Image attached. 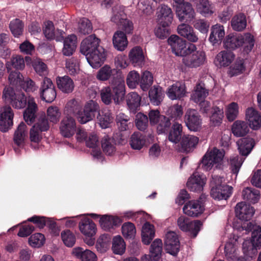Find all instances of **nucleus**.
Wrapping results in <instances>:
<instances>
[{
    "instance_id": "obj_1",
    "label": "nucleus",
    "mask_w": 261,
    "mask_h": 261,
    "mask_svg": "<svg viewBox=\"0 0 261 261\" xmlns=\"http://www.w3.org/2000/svg\"><path fill=\"white\" fill-rule=\"evenodd\" d=\"M27 102L28 108L24 112L23 117L26 122L30 125L35 120L37 110V105L34 98L30 96L27 97L23 92H17L11 105L15 109H21L25 107Z\"/></svg>"
},
{
    "instance_id": "obj_2",
    "label": "nucleus",
    "mask_w": 261,
    "mask_h": 261,
    "mask_svg": "<svg viewBox=\"0 0 261 261\" xmlns=\"http://www.w3.org/2000/svg\"><path fill=\"white\" fill-rule=\"evenodd\" d=\"M225 151L213 147L208 149L200 161L201 168L204 171H210L213 168H221L223 164Z\"/></svg>"
},
{
    "instance_id": "obj_3",
    "label": "nucleus",
    "mask_w": 261,
    "mask_h": 261,
    "mask_svg": "<svg viewBox=\"0 0 261 261\" xmlns=\"http://www.w3.org/2000/svg\"><path fill=\"white\" fill-rule=\"evenodd\" d=\"M188 50L187 55L182 58V63L187 67L197 68L204 64L206 56L204 51L197 50L195 45L188 44Z\"/></svg>"
},
{
    "instance_id": "obj_4",
    "label": "nucleus",
    "mask_w": 261,
    "mask_h": 261,
    "mask_svg": "<svg viewBox=\"0 0 261 261\" xmlns=\"http://www.w3.org/2000/svg\"><path fill=\"white\" fill-rule=\"evenodd\" d=\"M251 240H245L243 244V250L246 256L252 258L257 253V249L261 247V227L253 226Z\"/></svg>"
},
{
    "instance_id": "obj_5",
    "label": "nucleus",
    "mask_w": 261,
    "mask_h": 261,
    "mask_svg": "<svg viewBox=\"0 0 261 261\" xmlns=\"http://www.w3.org/2000/svg\"><path fill=\"white\" fill-rule=\"evenodd\" d=\"M173 6L180 21L190 22L195 16V12L191 5L184 0H174Z\"/></svg>"
},
{
    "instance_id": "obj_6",
    "label": "nucleus",
    "mask_w": 261,
    "mask_h": 261,
    "mask_svg": "<svg viewBox=\"0 0 261 261\" xmlns=\"http://www.w3.org/2000/svg\"><path fill=\"white\" fill-rule=\"evenodd\" d=\"M177 225L181 230L189 232L195 238L200 230L202 224L198 220L192 221L185 216H180L177 220Z\"/></svg>"
},
{
    "instance_id": "obj_7",
    "label": "nucleus",
    "mask_w": 261,
    "mask_h": 261,
    "mask_svg": "<svg viewBox=\"0 0 261 261\" xmlns=\"http://www.w3.org/2000/svg\"><path fill=\"white\" fill-rule=\"evenodd\" d=\"M99 107L96 102L92 100L87 101L85 105L83 112L77 113V119L82 124H85L92 120L94 113L99 110Z\"/></svg>"
},
{
    "instance_id": "obj_8",
    "label": "nucleus",
    "mask_w": 261,
    "mask_h": 261,
    "mask_svg": "<svg viewBox=\"0 0 261 261\" xmlns=\"http://www.w3.org/2000/svg\"><path fill=\"white\" fill-rule=\"evenodd\" d=\"M150 123L151 125H156L158 134L165 133L170 125L168 118L160 115L158 110H151L149 113Z\"/></svg>"
},
{
    "instance_id": "obj_9",
    "label": "nucleus",
    "mask_w": 261,
    "mask_h": 261,
    "mask_svg": "<svg viewBox=\"0 0 261 261\" xmlns=\"http://www.w3.org/2000/svg\"><path fill=\"white\" fill-rule=\"evenodd\" d=\"M41 99L46 102H53L56 97V91L51 80L45 77L41 82L40 88Z\"/></svg>"
},
{
    "instance_id": "obj_10",
    "label": "nucleus",
    "mask_w": 261,
    "mask_h": 261,
    "mask_svg": "<svg viewBox=\"0 0 261 261\" xmlns=\"http://www.w3.org/2000/svg\"><path fill=\"white\" fill-rule=\"evenodd\" d=\"M172 52L177 56L182 57L187 55L188 50V45L186 41L176 35H171L168 39Z\"/></svg>"
},
{
    "instance_id": "obj_11",
    "label": "nucleus",
    "mask_w": 261,
    "mask_h": 261,
    "mask_svg": "<svg viewBox=\"0 0 261 261\" xmlns=\"http://www.w3.org/2000/svg\"><path fill=\"white\" fill-rule=\"evenodd\" d=\"M14 112L9 106L0 107V130L7 132L13 124Z\"/></svg>"
},
{
    "instance_id": "obj_12",
    "label": "nucleus",
    "mask_w": 261,
    "mask_h": 261,
    "mask_svg": "<svg viewBox=\"0 0 261 261\" xmlns=\"http://www.w3.org/2000/svg\"><path fill=\"white\" fill-rule=\"evenodd\" d=\"M92 218L96 219L100 217L99 224L101 227L105 230H110L115 226H118L121 222V220L116 216L104 215L100 216L96 214H88Z\"/></svg>"
},
{
    "instance_id": "obj_13",
    "label": "nucleus",
    "mask_w": 261,
    "mask_h": 261,
    "mask_svg": "<svg viewBox=\"0 0 261 261\" xmlns=\"http://www.w3.org/2000/svg\"><path fill=\"white\" fill-rule=\"evenodd\" d=\"M185 121L189 129L193 132L199 130L201 127V120L197 111L188 109L185 116Z\"/></svg>"
},
{
    "instance_id": "obj_14",
    "label": "nucleus",
    "mask_w": 261,
    "mask_h": 261,
    "mask_svg": "<svg viewBox=\"0 0 261 261\" xmlns=\"http://www.w3.org/2000/svg\"><path fill=\"white\" fill-rule=\"evenodd\" d=\"M165 249L169 254L175 255L179 250L180 243L178 236L174 231H168L165 238Z\"/></svg>"
},
{
    "instance_id": "obj_15",
    "label": "nucleus",
    "mask_w": 261,
    "mask_h": 261,
    "mask_svg": "<svg viewBox=\"0 0 261 261\" xmlns=\"http://www.w3.org/2000/svg\"><path fill=\"white\" fill-rule=\"evenodd\" d=\"M113 92V99L115 104H119L123 101L125 94V86L123 79H114L111 82Z\"/></svg>"
},
{
    "instance_id": "obj_16",
    "label": "nucleus",
    "mask_w": 261,
    "mask_h": 261,
    "mask_svg": "<svg viewBox=\"0 0 261 261\" xmlns=\"http://www.w3.org/2000/svg\"><path fill=\"white\" fill-rule=\"evenodd\" d=\"M49 128L47 119L44 117L38 119L37 121L30 130V139L31 141L38 142L41 139L40 133L46 131Z\"/></svg>"
},
{
    "instance_id": "obj_17",
    "label": "nucleus",
    "mask_w": 261,
    "mask_h": 261,
    "mask_svg": "<svg viewBox=\"0 0 261 261\" xmlns=\"http://www.w3.org/2000/svg\"><path fill=\"white\" fill-rule=\"evenodd\" d=\"M206 181L205 175L195 172L188 179L187 186L191 191L199 192L202 191Z\"/></svg>"
},
{
    "instance_id": "obj_18",
    "label": "nucleus",
    "mask_w": 261,
    "mask_h": 261,
    "mask_svg": "<svg viewBox=\"0 0 261 261\" xmlns=\"http://www.w3.org/2000/svg\"><path fill=\"white\" fill-rule=\"evenodd\" d=\"M85 56L88 63L93 68L99 67L106 58V54L103 47H99Z\"/></svg>"
},
{
    "instance_id": "obj_19",
    "label": "nucleus",
    "mask_w": 261,
    "mask_h": 261,
    "mask_svg": "<svg viewBox=\"0 0 261 261\" xmlns=\"http://www.w3.org/2000/svg\"><path fill=\"white\" fill-rule=\"evenodd\" d=\"M76 122L74 118L69 115L65 116L61 121L60 131L64 137L70 138L75 133Z\"/></svg>"
},
{
    "instance_id": "obj_20",
    "label": "nucleus",
    "mask_w": 261,
    "mask_h": 261,
    "mask_svg": "<svg viewBox=\"0 0 261 261\" xmlns=\"http://www.w3.org/2000/svg\"><path fill=\"white\" fill-rule=\"evenodd\" d=\"M42 29L44 36L48 40L61 41L63 39L64 32L59 29L56 30L54 23L50 21L45 22Z\"/></svg>"
},
{
    "instance_id": "obj_21",
    "label": "nucleus",
    "mask_w": 261,
    "mask_h": 261,
    "mask_svg": "<svg viewBox=\"0 0 261 261\" xmlns=\"http://www.w3.org/2000/svg\"><path fill=\"white\" fill-rule=\"evenodd\" d=\"M100 40L94 35L88 36L84 39L81 44V53L84 55L93 51L99 47Z\"/></svg>"
},
{
    "instance_id": "obj_22",
    "label": "nucleus",
    "mask_w": 261,
    "mask_h": 261,
    "mask_svg": "<svg viewBox=\"0 0 261 261\" xmlns=\"http://www.w3.org/2000/svg\"><path fill=\"white\" fill-rule=\"evenodd\" d=\"M235 54L229 50H222L216 56L214 63L218 68L227 67L234 60Z\"/></svg>"
},
{
    "instance_id": "obj_23",
    "label": "nucleus",
    "mask_w": 261,
    "mask_h": 261,
    "mask_svg": "<svg viewBox=\"0 0 261 261\" xmlns=\"http://www.w3.org/2000/svg\"><path fill=\"white\" fill-rule=\"evenodd\" d=\"M166 94L171 100L180 99L186 95V87L184 83L176 82L167 89Z\"/></svg>"
},
{
    "instance_id": "obj_24",
    "label": "nucleus",
    "mask_w": 261,
    "mask_h": 261,
    "mask_svg": "<svg viewBox=\"0 0 261 261\" xmlns=\"http://www.w3.org/2000/svg\"><path fill=\"white\" fill-rule=\"evenodd\" d=\"M183 212L186 215L193 217L198 216L204 211V206L199 200H193L186 203L183 207Z\"/></svg>"
},
{
    "instance_id": "obj_25",
    "label": "nucleus",
    "mask_w": 261,
    "mask_h": 261,
    "mask_svg": "<svg viewBox=\"0 0 261 261\" xmlns=\"http://www.w3.org/2000/svg\"><path fill=\"white\" fill-rule=\"evenodd\" d=\"M128 59L130 63L135 67H142L145 63V56L142 48L135 46L128 53Z\"/></svg>"
},
{
    "instance_id": "obj_26",
    "label": "nucleus",
    "mask_w": 261,
    "mask_h": 261,
    "mask_svg": "<svg viewBox=\"0 0 261 261\" xmlns=\"http://www.w3.org/2000/svg\"><path fill=\"white\" fill-rule=\"evenodd\" d=\"M235 211L236 216L243 221L250 220L254 213L253 207L244 202L238 203L236 206Z\"/></svg>"
},
{
    "instance_id": "obj_27",
    "label": "nucleus",
    "mask_w": 261,
    "mask_h": 261,
    "mask_svg": "<svg viewBox=\"0 0 261 261\" xmlns=\"http://www.w3.org/2000/svg\"><path fill=\"white\" fill-rule=\"evenodd\" d=\"M112 43L115 49L119 51H124L128 45L127 36L121 30L116 31L112 37Z\"/></svg>"
},
{
    "instance_id": "obj_28",
    "label": "nucleus",
    "mask_w": 261,
    "mask_h": 261,
    "mask_svg": "<svg viewBox=\"0 0 261 261\" xmlns=\"http://www.w3.org/2000/svg\"><path fill=\"white\" fill-rule=\"evenodd\" d=\"M81 232L87 237H92L96 232L95 224L87 217L82 218L79 224Z\"/></svg>"
},
{
    "instance_id": "obj_29",
    "label": "nucleus",
    "mask_w": 261,
    "mask_h": 261,
    "mask_svg": "<svg viewBox=\"0 0 261 261\" xmlns=\"http://www.w3.org/2000/svg\"><path fill=\"white\" fill-rule=\"evenodd\" d=\"M56 83L58 89L63 93H71L74 90V83L68 75L58 76L56 78Z\"/></svg>"
},
{
    "instance_id": "obj_30",
    "label": "nucleus",
    "mask_w": 261,
    "mask_h": 261,
    "mask_svg": "<svg viewBox=\"0 0 261 261\" xmlns=\"http://www.w3.org/2000/svg\"><path fill=\"white\" fill-rule=\"evenodd\" d=\"M246 120L251 128L257 130L261 127V117L257 111L250 108L246 112Z\"/></svg>"
},
{
    "instance_id": "obj_31",
    "label": "nucleus",
    "mask_w": 261,
    "mask_h": 261,
    "mask_svg": "<svg viewBox=\"0 0 261 261\" xmlns=\"http://www.w3.org/2000/svg\"><path fill=\"white\" fill-rule=\"evenodd\" d=\"M199 140V138L195 136L191 135H184L180 142L181 150L186 152L192 151L196 148Z\"/></svg>"
},
{
    "instance_id": "obj_32",
    "label": "nucleus",
    "mask_w": 261,
    "mask_h": 261,
    "mask_svg": "<svg viewBox=\"0 0 261 261\" xmlns=\"http://www.w3.org/2000/svg\"><path fill=\"white\" fill-rule=\"evenodd\" d=\"M156 17L158 23L170 24L173 17L172 10L167 6L161 5L158 9Z\"/></svg>"
},
{
    "instance_id": "obj_33",
    "label": "nucleus",
    "mask_w": 261,
    "mask_h": 261,
    "mask_svg": "<svg viewBox=\"0 0 261 261\" xmlns=\"http://www.w3.org/2000/svg\"><path fill=\"white\" fill-rule=\"evenodd\" d=\"M242 34H230L223 40V46L227 49H236L241 46Z\"/></svg>"
},
{
    "instance_id": "obj_34",
    "label": "nucleus",
    "mask_w": 261,
    "mask_h": 261,
    "mask_svg": "<svg viewBox=\"0 0 261 261\" xmlns=\"http://www.w3.org/2000/svg\"><path fill=\"white\" fill-rule=\"evenodd\" d=\"M177 30L179 35L186 38L189 41L194 43L198 41V37L190 25L182 23L178 26Z\"/></svg>"
},
{
    "instance_id": "obj_35",
    "label": "nucleus",
    "mask_w": 261,
    "mask_h": 261,
    "mask_svg": "<svg viewBox=\"0 0 261 261\" xmlns=\"http://www.w3.org/2000/svg\"><path fill=\"white\" fill-rule=\"evenodd\" d=\"M225 36L224 27L220 24H216L212 27L209 41L214 45L221 42Z\"/></svg>"
},
{
    "instance_id": "obj_36",
    "label": "nucleus",
    "mask_w": 261,
    "mask_h": 261,
    "mask_svg": "<svg viewBox=\"0 0 261 261\" xmlns=\"http://www.w3.org/2000/svg\"><path fill=\"white\" fill-rule=\"evenodd\" d=\"M77 39L74 34L68 35L64 40V46L62 49L63 54L66 56L72 55L77 46Z\"/></svg>"
},
{
    "instance_id": "obj_37",
    "label": "nucleus",
    "mask_w": 261,
    "mask_h": 261,
    "mask_svg": "<svg viewBox=\"0 0 261 261\" xmlns=\"http://www.w3.org/2000/svg\"><path fill=\"white\" fill-rule=\"evenodd\" d=\"M240 153L244 156L248 155L255 145L254 140L251 138H245L237 142Z\"/></svg>"
},
{
    "instance_id": "obj_38",
    "label": "nucleus",
    "mask_w": 261,
    "mask_h": 261,
    "mask_svg": "<svg viewBox=\"0 0 261 261\" xmlns=\"http://www.w3.org/2000/svg\"><path fill=\"white\" fill-rule=\"evenodd\" d=\"M182 132V125L178 122H174L169 132L168 135V140L174 144L178 143L181 140Z\"/></svg>"
},
{
    "instance_id": "obj_39",
    "label": "nucleus",
    "mask_w": 261,
    "mask_h": 261,
    "mask_svg": "<svg viewBox=\"0 0 261 261\" xmlns=\"http://www.w3.org/2000/svg\"><path fill=\"white\" fill-rule=\"evenodd\" d=\"M155 236V229L153 225L146 222L142 228V241L146 245H148Z\"/></svg>"
},
{
    "instance_id": "obj_40",
    "label": "nucleus",
    "mask_w": 261,
    "mask_h": 261,
    "mask_svg": "<svg viewBox=\"0 0 261 261\" xmlns=\"http://www.w3.org/2000/svg\"><path fill=\"white\" fill-rule=\"evenodd\" d=\"M208 95V91L202 84H197L191 96V99L195 103L202 102Z\"/></svg>"
},
{
    "instance_id": "obj_41",
    "label": "nucleus",
    "mask_w": 261,
    "mask_h": 261,
    "mask_svg": "<svg viewBox=\"0 0 261 261\" xmlns=\"http://www.w3.org/2000/svg\"><path fill=\"white\" fill-rule=\"evenodd\" d=\"M237 239H233L231 242H228L225 246V256L228 261H239L237 252Z\"/></svg>"
},
{
    "instance_id": "obj_42",
    "label": "nucleus",
    "mask_w": 261,
    "mask_h": 261,
    "mask_svg": "<svg viewBox=\"0 0 261 261\" xmlns=\"http://www.w3.org/2000/svg\"><path fill=\"white\" fill-rule=\"evenodd\" d=\"M27 127L24 123H20L15 132L13 140L17 146L23 145L24 140L27 136Z\"/></svg>"
},
{
    "instance_id": "obj_43",
    "label": "nucleus",
    "mask_w": 261,
    "mask_h": 261,
    "mask_svg": "<svg viewBox=\"0 0 261 261\" xmlns=\"http://www.w3.org/2000/svg\"><path fill=\"white\" fill-rule=\"evenodd\" d=\"M112 21L117 24L125 34H130L133 33L134 24L132 21L126 18H116L114 16L112 18Z\"/></svg>"
},
{
    "instance_id": "obj_44",
    "label": "nucleus",
    "mask_w": 261,
    "mask_h": 261,
    "mask_svg": "<svg viewBox=\"0 0 261 261\" xmlns=\"http://www.w3.org/2000/svg\"><path fill=\"white\" fill-rule=\"evenodd\" d=\"M196 1L197 11L202 15L206 16L214 13V6L208 0Z\"/></svg>"
},
{
    "instance_id": "obj_45",
    "label": "nucleus",
    "mask_w": 261,
    "mask_h": 261,
    "mask_svg": "<svg viewBox=\"0 0 261 261\" xmlns=\"http://www.w3.org/2000/svg\"><path fill=\"white\" fill-rule=\"evenodd\" d=\"M245 61L243 59L237 58L234 62L230 66L228 74L230 76H233L242 74L246 69Z\"/></svg>"
},
{
    "instance_id": "obj_46",
    "label": "nucleus",
    "mask_w": 261,
    "mask_h": 261,
    "mask_svg": "<svg viewBox=\"0 0 261 261\" xmlns=\"http://www.w3.org/2000/svg\"><path fill=\"white\" fill-rule=\"evenodd\" d=\"M145 137L140 133L135 132L132 135L129 144L133 149L141 150L145 146Z\"/></svg>"
},
{
    "instance_id": "obj_47",
    "label": "nucleus",
    "mask_w": 261,
    "mask_h": 261,
    "mask_svg": "<svg viewBox=\"0 0 261 261\" xmlns=\"http://www.w3.org/2000/svg\"><path fill=\"white\" fill-rule=\"evenodd\" d=\"M242 196L245 200L252 203H255L258 201L260 198V194L258 190L247 187L242 191Z\"/></svg>"
},
{
    "instance_id": "obj_48",
    "label": "nucleus",
    "mask_w": 261,
    "mask_h": 261,
    "mask_svg": "<svg viewBox=\"0 0 261 261\" xmlns=\"http://www.w3.org/2000/svg\"><path fill=\"white\" fill-rule=\"evenodd\" d=\"M163 243L161 239H155L151 244L150 248V254L148 255L153 260L158 261L161 257Z\"/></svg>"
},
{
    "instance_id": "obj_49",
    "label": "nucleus",
    "mask_w": 261,
    "mask_h": 261,
    "mask_svg": "<svg viewBox=\"0 0 261 261\" xmlns=\"http://www.w3.org/2000/svg\"><path fill=\"white\" fill-rule=\"evenodd\" d=\"M149 97L151 102L155 106H158L162 101L164 97V92L160 86H154L149 91Z\"/></svg>"
},
{
    "instance_id": "obj_50",
    "label": "nucleus",
    "mask_w": 261,
    "mask_h": 261,
    "mask_svg": "<svg viewBox=\"0 0 261 261\" xmlns=\"http://www.w3.org/2000/svg\"><path fill=\"white\" fill-rule=\"evenodd\" d=\"M232 28L236 31H242L246 27L247 20L246 16L242 13L235 15L231 19Z\"/></svg>"
},
{
    "instance_id": "obj_51",
    "label": "nucleus",
    "mask_w": 261,
    "mask_h": 261,
    "mask_svg": "<svg viewBox=\"0 0 261 261\" xmlns=\"http://www.w3.org/2000/svg\"><path fill=\"white\" fill-rule=\"evenodd\" d=\"M232 133L233 135L240 137L245 136L249 132V128L247 123L242 121L237 120L232 125Z\"/></svg>"
},
{
    "instance_id": "obj_52",
    "label": "nucleus",
    "mask_w": 261,
    "mask_h": 261,
    "mask_svg": "<svg viewBox=\"0 0 261 261\" xmlns=\"http://www.w3.org/2000/svg\"><path fill=\"white\" fill-rule=\"evenodd\" d=\"M116 69L108 65H105L99 69L96 74V79L100 81H106L113 77Z\"/></svg>"
},
{
    "instance_id": "obj_53",
    "label": "nucleus",
    "mask_w": 261,
    "mask_h": 261,
    "mask_svg": "<svg viewBox=\"0 0 261 261\" xmlns=\"http://www.w3.org/2000/svg\"><path fill=\"white\" fill-rule=\"evenodd\" d=\"M115 144L113 139L108 136L103 137L101 141L103 151L108 155H113L116 151Z\"/></svg>"
},
{
    "instance_id": "obj_54",
    "label": "nucleus",
    "mask_w": 261,
    "mask_h": 261,
    "mask_svg": "<svg viewBox=\"0 0 261 261\" xmlns=\"http://www.w3.org/2000/svg\"><path fill=\"white\" fill-rule=\"evenodd\" d=\"M127 105L132 112H135L140 106L141 97L136 92H131L127 96Z\"/></svg>"
},
{
    "instance_id": "obj_55",
    "label": "nucleus",
    "mask_w": 261,
    "mask_h": 261,
    "mask_svg": "<svg viewBox=\"0 0 261 261\" xmlns=\"http://www.w3.org/2000/svg\"><path fill=\"white\" fill-rule=\"evenodd\" d=\"M245 158L239 155H234L230 157L229 165L231 172L237 176L239 170L244 161Z\"/></svg>"
},
{
    "instance_id": "obj_56",
    "label": "nucleus",
    "mask_w": 261,
    "mask_h": 261,
    "mask_svg": "<svg viewBox=\"0 0 261 261\" xmlns=\"http://www.w3.org/2000/svg\"><path fill=\"white\" fill-rule=\"evenodd\" d=\"M65 67L67 72L71 75H75L80 72V65L78 60L75 58H71L66 61Z\"/></svg>"
},
{
    "instance_id": "obj_57",
    "label": "nucleus",
    "mask_w": 261,
    "mask_h": 261,
    "mask_svg": "<svg viewBox=\"0 0 261 261\" xmlns=\"http://www.w3.org/2000/svg\"><path fill=\"white\" fill-rule=\"evenodd\" d=\"M126 82L129 88L135 89L139 84H140V74L134 70L129 71L127 75Z\"/></svg>"
},
{
    "instance_id": "obj_58",
    "label": "nucleus",
    "mask_w": 261,
    "mask_h": 261,
    "mask_svg": "<svg viewBox=\"0 0 261 261\" xmlns=\"http://www.w3.org/2000/svg\"><path fill=\"white\" fill-rule=\"evenodd\" d=\"M125 243L120 236H116L113 239L112 249L115 254H122L125 250Z\"/></svg>"
},
{
    "instance_id": "obj_59",
    "label": "nucleus",
    "mask_w": 261,
    "mask_h": 261,
    "mask_svg": "<svg viewBox=\"0 0 261 261\" xmlns=\"http://www.w3.org/2000/svg\"><path fill=\"white\" fill-rule=\"evenodd\" d=\"M46 115L48 120L50 122L56 124L59 122L61 113L57 107L51 106L47 109Z\"/></svg>"
},
{
    "instance_id": "obj_60",
    "label": "nucleus",
    "mask_w": 261,
    "mask_h": 261,
    "mask_svg": "<svg viewBox=\"0 0 261 261\" xmlns=\"http://www.w3.org/2000/svg\"><path fill=\"white\" fill-rule=\"evenodd\" d=\"M224 181L223 178L217 176L213 175L210 180V187L211 188V195L215 197L218 198V192H217V188L223 186L222 184Z\"/></svg>"
},
{
    "instance_id": "obj_61",
    "label": "nucleus",
    "mask_w": 261,
    "mask_h": 261,
    "mask_svg": "<svg viewBox=\"0 0 261 261\" xmlns=\"http://www.w3.org/2000/svg\"><path fill=\"white\" fill-rule=\"evenodd\" d=\"M9 28L15 37H19L22 34L23 24L20 19L16 18L12 20L10 22Z\"/></svg>"
},
{
    "instance_id": "obj_62",
    "label": "nucleus",
    "mask_w": 261,
    "mask_h": 261,
    "mask_svg": "<svg viewBox=\"0 0 261 261\" xmlns=\"http://www.w3.org/2000/svg\"><path fill=\"white\" fill-rule=\"evenodd\" d=\"M153 83V76L148 71H144L140 77V87L144 91H147Z\"/></svg>"
},
{
    "instance_id": "obj_63",
    "label": "nucleus",
    "mask_w": 261,
    "mask_h": 261,
    "mask_svg": "<svg viewBox=\"0 0 261 261\" xmlns=\"http://www.w3.org/2000/svg\"><path fill=\"white\" fill-rule=\"evenodd\" d=\"M113 117L109 110H105L98 118V122L100 127L106 128L110 126L113 122Z\"/></svg>"
},
{
    "instance_id": "obj_64",
    "label": "nucleus",
    "mask_w": 261,
    "mask_h": 261,
    "mask_svg": "<svg viewBox=\"0 0 261 261\" xmlns=\"http://www.w3.org/2000/svg\"><path fill=\"white\" fill-rule=\"evenodd\" d=\"M243 38L241 46H244V50L246 53L250 52L254 45V37L249 33L242 35Z\"/></svg>"
}]
</instances>
